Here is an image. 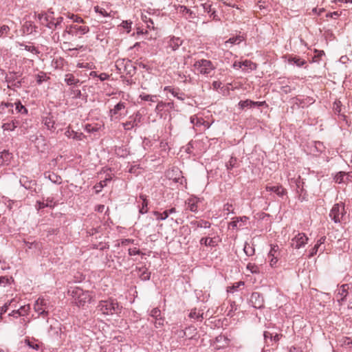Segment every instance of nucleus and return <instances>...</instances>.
I'll use <instances>...</instances> for the list:
<instances>
[{
	"mask_svg": "<svg viewBox=\"0 0 352 352\" xmlns=\"http://www.w3.org/2000/svg\"><path fill=\"white\" fill-rule=\"evenodd\" d=\"M122 308L117 300L112 298L101 300L98 305V310L104 315L119 314Z\"/></svg>",
	"mask_w": 352,
	"mask_h": 352,
	"instance_id": "1",
	"label": "nucleus"
},
{
	"mask_svg": "<svg viewBox=\"0 0 352 352\" xmlns=\"http://www.w3.org/2000/svg\"><path fill=\"white\" fill-rule=\"evenodd\" d=\"M78 307H83L87 302H89L91 296L89 291H84L80 287H74L68 292Z\"/></svg>",
	"mask_w": 352,
	"mask_h": 352,
	"instance_id": "2",
	"label": "nucleus"
},
{
	"mask_svg": "<svg viewBox=\"0 0 352 352\" xmlns=\"http://www.w3.org/2000/svg\"><path fill=\"white\" fill-rule=\"evenodd\" d=\"M346 211L343 204H336L329 212V217L334 223H341L345 216Z\"/></svg>",
	"mask_w": 352,
	"mask_h": 352,
	"instance_id": "3",
	"label": "nucleus"
},
{
	"mask_svg": "<svg viewBox=\"0 0 352 352\" xmlns=\"http://www.w3.org/2000/svg\"><path fill=\"white\" fill-rule=\"evenodd\" d=\"M194 67L198 72L203 74H208L214 69L212 62L206 59L196 61L194 64Z\"/></svg>",
	"mask_w": 352,
	"mask_h": 352,
	"instance_id": "4",
	"label": "nucleus"
},
{
	"mask_svg": "<svg viewBox=\"0 0 352 352\" xmlns=\"http://www.w3.org/2000/svg\"><path fill=\"white\" fill-rule=\"evenodd\" d=\"M49 336L54 340H58L62 338L61 324L56 320H54L50 324L48 329Z\"/></svg>",
	"mask_w": 352,
	"mask_h": 352,
	"instance_id": "5",
	"label": "nucleus"
},
{
	"mask_svg": "<svg viewBox=\"0 0 352 352\" xmlns=\"http://www.w3.org/2000/svg\"><path fill=\"white\" fill-rule=\"evenodd\" d=\"M89 31L88 26H81L78 25H71L67 26L65 33L71 34L72 36H82L87 34Z\"/></svg>",
	"mask_w": 352,
	"mask_h": 352,
	"instance_id": "6",
	"label": "nucleus"
},
{
	"mask_svg": "<svg viewBox=\"0 0 352 352\" xmlns=\"http://www.w3.org/2000/svg\"><path fill=\"white\" fill-rule=\"evenodd\" d=\"M142 118V116L139 111H137L132 116H129V120L124 123H122L124 129L126 131H129L134 127H137L138 124L141 122Z\"/></svg>",
	"mask_w": 352,
	"mask_h": 352,
	"instance_id": "7",
	"label": "nucleus"
},
{
	"mask_svg": "<svg viewBox=\"0 0 352 352\" xmlns=\"http://www.w3.org/2000/svg\"><path fill=\"white\" fill-rule=\"evenodd\" d=\"M48 305L43 298H38L34 303V309L40 316H47L49 311Z\"/></svg>",
	"mask_w": 352,
	"mask_h": 352,
	"instance_id": "8",
	"label": "nucleus"
},
{
	"mask_svg": "<svg viewBox=\"0 0 352 352\" xmlns=\"http://www.w3.org/2000/svg\"><path fill=\"white\" fill-rule=\"evenodd\" d=\"M308 237L304 233H298L292 239L291 245L295 249H300L307 243Z\"/></svg>",
	"mask_w": 352,
	"mask_h": 352,
	"instance_id": "9",
	"label": "nucleus"
},
{
	"mask_svg": "<svg viewBox=\"0 0 352 352\" xmlns=\"http://www.w3.org/2000/svg\"><path fill=\"white\" fill-rule=\"evenodd\" d=\"M250 305L256 309H261L264 307L263 296L259 292H253L250 298Z\"/></svg>",
	"mask_w": 352,
	"mask_h": 352,
	"instance_id": "10",
	"label": "nucleus"
},
{
	"mask_svg": "<svg viewBox=\"0 0 352 352\" xmlns=\"http://www.w3.org/2000/svg\"><path fill=\"white\" fill-rule=\"evenodd\" d=\"M126 108V103L124 102L120 101L117 104L114 106V107L109 111V116L113 118V116L116 118H118V116H122L121 111Z\"/></svg>",
	"mask_w": 352,
	"mask_h": 352,
	"instance_id": "11",
	"label": "nucleus"
},
{
	"mask_svg": "<svg viewBox=\"0 0 352 352\" xmlns=\"http://www.w3.org/2000/svg\"><path fill=\"white\" fill-rule=\"evenodd\" d=\"M19 182L25 189L35 190L36 182L35 180L30 179L26 176H21Z\"/></svg>",
	"mask_w": 352,
	"mask_h": 352,
	"instance_id": "12",
	"label": "nucleus"
},
{
	"mask_svg": "<svg viewBox=\"0 0 352 352\" xmlns=\"http://www.w3.org/2000/svg\"><path fill=\"white\" fill-rule=\"evenodd\" d=\"M13 157L12 153L7 150L0 152V168L8 165Z\"/></svg>",
	"mask_w": 352,
	"mask_h": 352,
	"instance_id": "13",
	"label": "nucleus"
},
{
	"mask_svg": "<svg viewBox=\"0 0 352 352\" xmlns=\"http://www.w3.org/2000/svg\"><path fill=\"white\" fill-rule=\"evenodd\" d=\"M175 212H176L175 208H171L168 210H164L162 213H161L158 211H153V214L157 220L164 221V220H166L170 214L175 213Z\"/></svg>",
	"mask_w": 352,
	"mask_h": 352,
	"instance_id": "14",
	"label": "nucleus"
},
{
	"mask_svg": "<svg viewBox=\"0 0 352 352\" xmlns=\"http://www.w3.org/2000/svg\"><path fill=\"white\" fill-rule=\"evenodd\" d=\"M264 102H254L251 100L247 99L245 100H241L239 102V108L243 110L245 108H252L255 107H261Z\"/></svg>",
	"mask_w": 352,
	"mask_h": 352,
	"instance_id": "15",
	"label": "nucleus"
},
{
	"mask_svg": "<svg viewBox=\"0 0 352 352\" xmlns=\"http://www.w3.org/2000/svg\"><path fill=\"white\" fill-rule=\"evenodd\" d=\"M265 189L267 191H271L276 193L278 196L282 197L287 194V190L281 185L278 186H266Z\"/></svg>",
	"mask_w": 352,
	"mask_h": 352,
	"instance_id": "16",
	"label": "nucleus"
},
{
	"mask_svg": "<svg viewBox=\"0 0 352 352\" xmlns=\"http://www.w3.org/2000/svg\"><path fill=\"white\" fill-rule=\"evenodd\" d=\"M42 123L46 126L48 130L54 131L55 130V123L56 121L54 118V116L49 113L47 116L43 117L42 119Z\"/></svg>",
	"mask_w": 352,
	"mask_h": 352,
	"instance_id": "17",
	"label": "nucleus"
},
{
	"mask_svg": "<svg viewBox=\"0 0 352 352\" xmlns=\"http://www.w3.org/2000/svg\"><path fill=\"white\" fill-rule=\"evenodd\" d=\"M349 286L346 284L341 285L340 288L338 289L336 293V297L339 302L345 300L346 297L348 295Z\"/></svg>",
	"mask_w": 352,
	"mask_h": 352,
	"instance_id": "18",
	"label": "nucleus"
},
{
	"mask_svg": "<svg viewBox=\"0 0 352 352\" xmlns=\"http://www.w3.org/2000/svg\"><path fill=\"white\" fill-rule=\"evenodd\" d=\"M183 41L179 37H173L168 42V47L172 51L177 50L182 45Z\"/></svg>",
	"mask_w": 352,
	"mask_h": 352,
	"instance_id": "19",
	"label": "nucleus"
},
{
	"mask_svg": "<svg viewBox=\"0 0 352 352\" xmlns=\"http://www.w3.org/2000/svg\"><path fill=\"white\" fill-rule=\"evenodd\" d=\"M199 201V199L197 197H190L186 201V204L188 205V209L190 211L196 212L198 210L197 204Z\"/></svg>",
	"mask_w": 352,
	"mask_h": 352,
	"instance_id": "20",
	"label": "nucleus"
},
{
	"mask_svg": "<svg viewBox=\"0 0 352 352\" xmlns=\"http://www.w3.org/2000/svg\"><path fill=\"white\" fill-rule=\"evenodd\" d=\"M314 101L315 100L311 97H306L305 98H300L299 97L295 98V103L302 108L313 104Z\"/></svg>",
	"mask_w": 352,
	"mask_h": 352,
	"instance_id": "21",
	"label": "nucleus"
},
{
	"mask_svg": "<svg viewBox=\"0 0 352 352\" xmlns=\"http://www.w3.org/2000/svg\"><path fill=\"white\" fill-rule=\"evenodd\" d=\"M164 91H169L170 93L172 94V95L174 97H176L177 99H179L180 100H184L185 99V98H186V95H185L184 93L180 92L179 91V89H176L172 88L170 86L165 87H164Z\"/></svg>",
	"mask_w": 352,
	"mask_h": 352,
	"instance_id": "22",
	"label": "nucleus"
},
{
	"mask_svg": "<svg viewBox=\"0 0 352 352\" xmlns=\"http://www.w3.org/2000/svg\"><path fill=\"white\" fill-rule=\"evenodd\" d=\"M136 67L132 64L131 60L126 59L125 66H124V72L127 75L133 76L135 74Z\"/></svg>",
	"mask_w": 352,
	"mask_h": 352,
	"instance_id": "23",
	"label": "nucleus"
},
{
	"mask_svg": "<svg viewBox=\"0 0 352 352\" xmlns=\"http://www.w3.org/2000/svg\"><path fill=\"white\" fill-rule=\"evenodd\" d=\"M115 153L120 157H126L129 155V151L125 146H116Z\"/></svg>",
	"mask_w": 352,
	"mask_h": 352,
	"instance_id": "24",
	"label": "nucleus"
},
{
	"mask_svg": "<svg viewBox=\"0 0 352 352\" xmlns=\"http://www.w3.org/2000/svg\"><path fill=\"white\" fill-rule=\"evenodd\" d=\"M190 225L194 226L195 228H209L211 226V223H210L208 221L205 220H200V221H192L190 222Z\"/></svg>",
	"mask_w": 352,
	"mask_h": 352,
	"instance_id": "25",
	"label": "nucleus"
},
{
	"mask_svg": "<svg viewBox=\"0 0 352 352\" xmlns=\"http://www.w3.org/2000/svg\"><path fill=\"white\" fill-rule=\"evenodd\" d=\"M188 316L190 318L201 321L204 319V313L200 310L197 311V309H193L190 311Z\"/></svg>",
	"mask_w": 352,
	"mask_h": 352,
	"instance_id": "26",
	"label": "nucleus"
},
{
	"mask_svg": "<svg viewBox=\"0 0 352 352\" xmlns=\"http://www.w3.org/2000/svg\"><path fill=\"white\" fill-rule=\"evenodd\" d=\"M302 184H303V182H298L296 183L297 192L300 193L299 199L301 201L306 199V195H307L306 192L303 189Z\"/></svg>",
	"mask_w": 352,
	"mask_h": 352,
	"instance_id": "27",
	"label": "nucleus"
},
{
	"mask_svg": "<svg viewBox=\"0 0 352 352\" xmlns=\"http://www.w3.org/2000/svg\"><path fill=\"white\" fill-rule=\"evenodd\" d=\"M214 239V238L203 237L200 239L199 243L201 245H204L207 247H208V246L214 247L217 245V243Z\"/></svg>",
	"mask_w": 352,
	"mask_h": 352,
	"instance_id": "28",
	"label": "nucleus"
},
{
	"mask_svg": "<svg viewBox=\"0 0 352 352\" xmlns=\"http://www.w3.org/2000/svg\"><path fill=\"white\" fill-rule=\"evenodd\" d=\"M349 175V173H346L345 172H339L334 177V180L338 184L345 182V178L347 179Z\"/></svg>",
	"mask_w": 352,
	"mask_h": 352,
	"instance_id": "29",
	"label": "nucleus"
},
{
	"mask_svg": "<svg viewBox=\"0 0 352 352\" xmlns=\"http://www.w3.org/2000/svg\"><path fill=\"white\" fill-rule=\"evenodd\" d=\"M289 63H293L298 67H302L307 63V62L298 56L292 57L289 59Z\"/></svg>",
	"mask_w": 352,
	"mask_h": 352,
	"instance_id": "30",
	"label": "nucleus"
},
{
	"mask_svg": "<svg viewBox=\"0 0 352 352\" xmlns=\"http://www.w3.org/2000/svg\"><path fill=\"white\" fill-rule=\"evenodd\" d=\"M244 40V37L241 35H237L236 36H233L230 38L226 42V45L230 43L231 45L239 44L241 41Z\"/></svg>",
	"mask_w": 352,
	"mask_h": 352,
	"instance_id": "31",
	"label": "nucleus"
},
{
	"mask_svg": "<svg viewBox=\"0 0 352 352\" xmlns=\"http://www.w3.org/2000/svg\"><path fill=\"white\" fill-rule=\"evenodd\" d=\"M248 220V217L244 216V217H236L233 219L232 221H231L230 223H229V226L230 227H232L233 229L234 228H238V223H239L240 221H246Z\"/></svg>",
	"mask_w": 352,
	"mask_h": 352,
	"instance_id": "32",
	"label": "nucleus"
},
{
	"mask_svg": "<svg viewBox=\"0 0 352 352\" xmlns=\"http://www.w3.org/2000/svg\"><path fill=\"white\" fill-rule=\"evenodd\" d=\"M140 272V277L143 280H148L150 279L151 273L148 272L146 267H140L138 269Z\"/></svg>",
	"mask_w": 352,
	"mask_h": 352,
	"instance_id": "33",
	"label": "nucleus"
},
{
	"mask_svg": "<svg viewBox=\"0 0 352 352\" xmlns=\"http://www.w3.org/2000/svg\"><path fill=\"white\" fill-rule=\"evenodd\" d=\"M226 166L227 170L230 173L232 168L238 166L237 159L234 157H231L230 160L226 163Z\"/></svg>",
	"mask_w": 352,
	"mask_h": 352,
	"instance_id": "34",
	"label": "nucleus"
},
{
	"mask_svg": "<svg viewBox=\"0 0 352 352\" xmlns=\"http://www.w3.org/2000/svg\"><path fill=\"white\" fill-rule=\"evenodd\" d=\"M71 95L72 98L77 99V98H84L85 100H87V95H83L82 94L80 90L76 89H71Z\"/></svg>",
	"mask_w": 352,
	"mask_h": 352,
	"instance_id": "35",
	"label": "nucleus"
},
{
	"mask_svg": "<svg viewBox=\"0 0 352 352\" xmlns=\"http://www.w3.org/2000/svg\"><path fill=\"white\" fill-rule=\"evenodd\" d=\"M140 198L142 200V207L140 209V213L144 214L148 211V201L145 195H141Z\"/></svg>",
	"mask_w": 352,
	"mask_h": 352,
	"instance_id": "36",
	"label": "nucleus"
},
{
	"mask_svg": "<svg viewBox=\"0 0 352 352\" xmlns=\"http://www.w3.org/2000/svg\"><path fill=\"white\" fill-rule=\"evenodd\" d=\"M47 177L54 184H60L62 183V178L60 176L56 175V173H50Z\"/></svg>",
	"mask_w": 352,
	"mask_h": 352,
	"instance_id": "37",
	"label": "nucleus"
},
{
	"mask_svg": "<svg viewBox=\"0 0 352 352\" xmlns=\"http://www.w3.org/2000/svg\"><path fill=\"white\" fill-rule=\"evenodd\" d=\"M241 285H244L243 281H239V282L235 283L232 286L228 287L227 288V292L230 293V294H234L235 292L238 291V289Z\"/></svg>",
	"mask_w": 352,
	"mask_h": 352,
	"instance_id": "38",
	"label": "nucleus"
},
{
	"mask_svg": "<svg viewBox=\"0 0 352 352\" xmlns=\"http://www.w3.org/2000/svg\"><path fill=\"white\" fill-rule=\"evenodd\" d=\"M16 107V110L17 112L21 113V114H27L28 113V109L27 108L22 104L21 101L18 100L14 103Z\"/></svg>",
	"mask_w": 352,
	"mask_h": 352,
	"instance_id": "39",
	"label": "nucleus"
},
{
	"mask_svg": "<svg viewBox=\"0 0 352 352\" xmlns=\"http://www.w3.org/2000/svg\"><path fill=\"white\" fill-rule=\"evenodd\" d=\"M65 81L68 85H75L79 82V80L76 78L72 74L66 75Z\"/></svg>",
	"mask_w": 352,
	"mask_h": 352,
	"instance_id": "40",
	"label": "nucleus"
},
{
	"mask_svg": "<svg viewBox=\"0 0 352 352\" xmlns=\"http://www.w3.org/2000/svg\"><path fill=\"white\" fill-rule=\"evenodd\" d=\"M179 12L183 14H188L189 17L191 19L195 18V13L185 6H179Z\"/></svg>",
	"mask_w": 352,
	"mask_h": 352,
	"instance_id": "41",
	"label": "nucleus"
},
{
	"mask_svg": "<svg viewBox=\"0 0 352 352\" xmlns=\"http://www.w3.org/2000/svg\"><path fill=\"white\" fill-rule=\"evenodd\" d=\"M125 61L126 59H118L116 62V66L117 69L120 71V72H122V70L124 72V66H125Z\"/></svg>",
	"mask_w": 352,
	"mask_h": 352,
	"instance_id": "42",
	"label": "nucleus"
},
{
	"mask_svg": "<svg viewBox=\"0 0 352 352\" xmlns=\"http://www.w3.org/2000/svg\"><path fill=\"white\" fill-rule=\"evenodd\" d=\"M140 98L144 101L155 102L156 96L148 95L146 94H140Z\"/></svg>",
	"mask_w": 352,
	"mask_h": 352,
	"instance_id": "43",
	"label": "nucleus"
},
{
	"mask_svg": "<svg viewBox=\"0 0 352 352\" xmlns=\"http://www.w3.org/2000/svg\"><path fill=\"white\" fill-rule=\"evenodd\" d=\"M243 250H244L245 254L248 256H252L254 254V248H252L249 244H248L247 243H245V245L244 246Z\"/></svg>",
	"mask_w": 352,
	"mask_h": 352,
	"instance_id": "44",
	"label": "nucleus"
},
{
	"mask_svg": "<svg viewBox=\"0 0 352 352\" xmlns=\"http://www.w3.org/2000/svg\"><path fill=\"white\" fill-rule=\"evenodd\" d=\"M263 336L265 343L270 345L272 342L273 334L269 331H264Z\"/></svg>",
	"mask_w": 352,
	"mask_h": 352,
	"instance_id": "45",
	"label": "nucleus"
},
{
	"mask_svg": "<svg viewBox=\"0 0 352 352\" xmlns=\"http://www.w3.org/2000/svg\"><path fill=\"white\" fill-rule=\"evenodd\" d=\"M16 80H17V76H16V73H10L9 75H7L6 77V80L9 84L8 85H10L11 83H12L13 82H14Z\"/></svg>",
	"mask_w": 352,
	"mask_h": 352,
	"instance_id": "46",
	"label": "nucleus"
},
{
	"mask_svg": "<svg viewBox=\"0 0 352 352\" xmlns=\"http://www.w3.org/2000/svg\"><path fill=\"white\" fill-rule=\"evenodd\" d=\"M19 45L21 47H23L25 50H27L28 52H30L32 53H35V54L38 53L37 49L34 46L27 45H25L24 43H20Z\"/></svg>",
	"mask_w": 352,
	"mask_h": 352,
	"instance_id": "47",
	"label": "nucleus"
},
{
	"mask_svg": "<svg viewBox=\"0 0 352 352\" xmlns=\"http://www.w3.org/2000/svg\"><path fill=\"white\" fill-rule=\"evenodd\" d=\"M247 269L249 270L252 273H259V267L254 263H248L247 265Z\"/></svg>",
	"mask_w": 352,
	"mask_h": 352,
	"instance_id": "48",
	"label": "nucleus"
},
{
	"mask_svg": "<svg viewBox=\"0 0 352 352\" xmlns=\"http://www.w3.org/2000/svg\"><path fill=\"white\" fill-rule=\"evenodd\" d=\"M142 19L146 23L148 28L154 29V23L151 18H148L146 16H143Z\"/></svg>",
	"mask_w": 352,
	"mask_h": 352,
	"instance_id": "49",
	"label": "nucleus"
},
{
	"mask_svg": "<svg viewBox=\"0 0 352 352\" xmlns=\"http://www.w3.org/2000/svg\"><path fill=\"white\" fill-rule=\"evenodd\" d=\"M151 316L158 320L161 315V311L158 308H154L151 311Z\"/></svg>",
	"mask_w": 352,
	"mask_h": 352,
	"instance_id": "50",
	"label": "nucleus"
},
{
	"mask_svg": "<svg viewBox=\"0 0 352 352\" xmlns=\"http://www.w3.org/2000/svg\"><path fill=\"white\" fill-rule=\"evenodd\" d=\"M2 128L4 131H13L15 129L14 123L12 122L4 123Z\"/></svg>",
	"mask_w": 352,
	"mask_h": 352,
	"instance_id": "51",
	"label": "nucleus"
},
{
	"mask_svg": "<svg viewBox=\"0 0 352 352\" xmlns=\"http://www.w3.org/2000/svg\"><path fill=\"white\" fill-rule=\"evenodd\" d=\"M278 245H273L271 247V250L268 254V257L274 256H278V254L277 253L278 251Z\"/></svg>",
	"mask_w": 352,
	"mask_h": 352,
	"instance_id": "52",
	"label": "nucleus"
},
{
	"mask_svg": "<svg viewBox=\"0 0 352 352\" xmlns=\"http://www.w3.org/2000/svg\"><path fill=\"white\" fill-rule=\"evenodd\" d=\"M94 10H95L96 12L100 13V14H102L104 16H109V14L105 10V9H104L102 8H100L98 6L94 7Z\"/></svg>",
	"mask_w": 352,
	"mask_h": 352,
	"instance_id": "53",
	"label": "nucleus"
},
{
	"mask_svg": "<svg viewBox=\"0 0 352 352\" xmlns=\"http://www.w3.org/2000/svg\"><path fill=\"white\" fill-rule=\"evenodd\" d=\"M242 65L246 67H250V69H256V65L251 62L250 60H245L242 62Z\"/></svg>",
	"mask_w": 352,
	"mask_h": 352,
	"instance_id": "54",
	"label": "nucleus"
},
{
	"mask_svg": "<svg viewBox=\"0 0 352 352\" xmlns=\"http://www.w3.org/2000/svg\"><path fill=\"white\" fill-rule=\"evenodd\" d=\"M128 252L130 256L144 254L143 253L141 252V251L139 249H137L136 248H129Z\"/></svg>",
	"mask_w": 352,
	"mask_h": 352,
	"instance_id": "55",
	"label": "nucleus"
},
{
	"mask_svg": "<svg viewBox=\"0 0 352 352\" xmlns=\"http://www.w3.org/2000/svg\"><path fill=\"white\" fill-rule=\"evenodd\" d=\"M36 204L38 205V209H43L46 207L53 208V205L51 204L45 203L44 201H37Z\"/></svg>",
	"mask_w": 352,
	"mask_h": 352,
	"instance_id": "56",
	"label": "nucleus"
},
{
	"mask_svg": "<svg viewBox=\"0 0 352 352\" xmlns=\"http://www.w3.org/2000/svg\"><path fill=\"white\" fill-rule=\"evenodd\" d=\"M10 31V28L8 25H3L0 27V37L4 34H7Z\"/></svg>",
	"mask_w": 352,
	"mask_h": 352,
	"instance_id": "57",
	"label": "nucleus"
},
{
	"mask_svg": "<svg viewBox=\"0 0 352 352\" xmlns=\"http://www.w3.org/2000/svg\"><path fill=\"white\" fill-rule=\"evenodd\" d=\"M204 12H207L208 14H210L214 9L212 8V5L210 3H204L201 4Z\"/></svg>",
	"mask_w": 352,
	"mask_h": 352,
	"instance_id": "58",
	"label": "nucleus"
},
{
	"mask_svg": "<svg viewBox=\"0 0 352 352\" xmlns=\"http://www.w3.org/2000/svg\"><path fill=\"white\" fill-rule=\"evenodd\" d=\"M153 324L155 328H160L164 325V319L160 317L158 320L155 319V322H153Z\"/></svg>",
	"mask_w": 352,
	"mask_h": 352,
	"instance_id": "59",
	"label": "nucleus"
},
{
	"mask_svg": "<svg viewBox=\"0 0 352 352\" xmlns=\"http://www.w3.org/2000/svg\"><path fill=\"white\" fill-rule=\"evenodd\" d=\"M12 301V300L10 301L9 302L5 303L3 306L0 307V316H1L3 314H5L7 311L8 306L11 304Z\"/></svg>",
	"mask_w": 352,
	"mask_h": 352,
	"instance_id": "60",
	"label": "nucleus"
},
{
	"mask_svg": "<svg viewBox=\"0 0 352 352\" xmlns=\"http://www.w3.org/2000/svg\"><path fill=\"white\" fill-rule=\"evenodd\" d=\"M65 135H66L67 137H68V138H73V139H77V138H78V135H77V133L74 132V131H69V130H68V131H67L65 132Z\"/></svg>",
	"mask_w": 352,
	"mask_h": 352,
	"instance_id": "61",
	"label": "nucleus"
},
{
	"mask_svg": "<svg viewBox=\"0 0 352 352\" xmlns=\"http://www.w3.org/2000/svg\"><path fill=\"white\" fill-rule=\"evenodd\" d=\"M52 20H55V18L50 15V14H47L46 13H45V17H44V25H47V23H50Z\"/></svg>",
	"mask_w": 352,
	"mask_h": 352,
	"instance_id": "62",
	"label": "nucleus"
},
{
	"mask_svg": "<svg viewBox=\"0 0 352 352\" xmlns=\"http://www.w3.org/2000/svg\"><path fill=\"white\" fill-rule=\"evenodd\" d=\"M9 283V279L6 276H0V286L5 287Z\"/></svg>",
	"mask_w": 352,
	"mask_h": 352,
	"instance_id": "63",
	"label": "nucleus"
},
{
	"mask_svg": "<svg viewBox=\"0 0 352 352\" xmlns=\"http://www.w3.org/2000/svg\"><path fill=\"white\" fill-rule=\"evenodd\" d=\"M45 26L52 30H54L58 28L55 20H52L50 23L47 22Z\"/></svg>",
	"mask_w": 352,
	"mask_h": 352,
	"instance_id": "64",
	"label": "nucleus"
}]
</instances>
